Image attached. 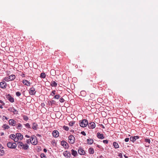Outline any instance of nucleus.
I'll use <instances>...</instances> for the list:
<instances>
[{
    "instance_id": "nucleus-28",
    "label": "nucleus",
    "mask_w": 158,
    "mask_h": 158,
    "mask_svg": "<svg viewBox=\"0 0 158 158\" xmlns=\"http://www.w3.org/2000/svg\"><path fill=\"white\" fill-rule=\"evenodd\" d=\"M51 85L52 86H56L57 85V83L55 81H52Z\"/></svg>"
},
{
    "instance_id": "nucleus-44",
    "label": "nucleus",
    "mask_w": 158,
    "mask_h": 158,
    "mask_svg": "<svg viewBox=\"0 0 158 158\" xmlns=\"http://www.w3.org/2000/svg\"><path fill=\"white\" fill-rule=\"evenodd\" d=\"M103 142L104 143L107 144L108 143V141L107 140H105L103 141Z\"/></svg>"
},
{
    "instance_id": "nucleus-23",
    "label": "nucleus",
    "mask_w": 158,
    "mask_h": 158,
    "mask_svg": "<svg viewBox=\"0 0 158 158\" xmlns=\"http://www.w3.org/2000/svg\"><path fill=\"white\" fill-rule=\"evenodd\" d=\"M113 145L114 148L116 149L118 148L119 147V146L118 144L116 142H114L113 143Z\"/></svg>"
},
{
    "instance_id": "nucleus-41",
    "label": "nucleus",
    "mask_w": 158,
    "mask_h": 158,
    "mask_svg": "<svg viewBox=\"0 0 158 158\" xmlns=\"http://www.w3.org/2000/svg\"><path fill=\"white\" fill-rule=\"evenodd\" d=\"M145 142H148L149 143H150V140L149 139H145Z\"/></svg>"
},
{
    "instance_id": "nucleus-56",
    "label": "nucleus",
    "mask_w": 158,
    "mask_h": 158,
    "mask_svg": "<svg viewBox=\"0 0 158 158\" xmlns=\"http://www.w3.org/2000/svg\"><path fill=\"white\" fill-rule=\"evenodd\" d=\"M16 111L17 110L15 109H13V112H16Z\"/></svg>"
},
{
    "instance_id": "nucleus-47",
    "label": "nucleus",
    "mask_w": 158,
    "mask_h": 158,
    "mask_svg": "<svg viewBox=\"0 0 158 158\" xmlns=\"http://www.w3.org/2000/svg\"><path fill=\"white\" fill-rule=\"evenodd\" d=\"M134 137L135 138V140L138 139H139V136H134Z\"/></svg>"
},
{
    "instance_id": "nucleus-10",
    "label": "nucleus",
    "mask_w": 158,
    "mask_h": 158,
    "mask_svg": "<svg viewBox=\"0 0 158 158\" xmlns=\"http://www.w3.org/2000/svg\"><path fill=\"white\" fill-rule=\"evenodd\" d=\"M9 123L10 125H11L13 126H15L17 122L16 121L13 119H10L9 121Z\"/></svg>"
},
{
    "instance_id": "nucleus-20",
    "label": "nucleus",
    "mask_w": 158,
    "mask_h": 158,
    "mask_svg": "<svg viewBox=\"0 0 158 158\" xmlns=\"http://www.w3.org/2000/svg\"><path fill=\"white\" fill-rule=\"evenodd\" d=\"M22 82L23 84L27 86H30L31 84L29 81L25 80H23Z\"/></svg>"
},
{
    "instance_id": "nucleus-39",
    "label": "nucleus",
    "mask_w": 158,
    "mask_h": 158,
    "mask_svg": "<svg viewBox=\"0 0 158 158\" xmlns=\"http://www.w3.org/2000/svg\"><path fill=\"white\" fill-rule=\"evenodd\" d=\"M60 101L61 102H63L64 101V100L63 98H60Z\"/></svg>"
},
{
    "instance_id": "nucleus-12",
    "label": "nucleus",
    "mask_w": 158,
    "mask_h": 158,
    "mask_svg": "<svg viewBox=\"0 0 158 158\" xmlns=\"http://www.w3.org/2000/svg\"><path fill=\"white\" fill-rule=\"evenodd\" d=\"M6 98L11 102L12 103L14 102V98L10 94H8L6 95Z\"/></svg>"
},
{
    "instance_id": "nucleus-7",
    "label": "nucleus",
    "mask_w": 158,
    "mask_h": 158,
    "mask_svg": "<svg viewBox=\"0 0 158 158\" xmlns=\"http://www.w3.org/2000/svg\"><path fill=\"white\" fill-rule=\"evenodd\" d=\"M61 144L65 149H68L69 148L68 144L65 141H61Z\"/></svg>"
},
{
    "instance_id": "nucleus-27",
    "label": "nucleus",
    "mask_w": 158,
    "mask_h": 158,
    "mask_svg": "<svg viewBox=\"0 0 158 158\" xmlns=\"http://www.w3.org/2000/svg\"><path fill=\"white\" fill-rule=\"evenodd\" d=\"M2 127L5 130L8 129L10 127L8 125H6V124H4Z\"/></svg>"
},
{
    "instance_id": "nucleus-49",
    "label": "nucleus",
    "mask_w": 158,
    "mask_h": 158,
    "mask_svg": "<svg viewBox=\"0 0 158 158\" xmlns=\"http://www.w3.org/2000/svg\"><path fill=\"white\" fill-rule=\"evenodd\" d=\"M56 91L55 90H53L52 91V93L53 94L55 95V94Z\"/></svg>"
},
{
    "instance_id": "nucleus-2",
    "label": "nucleus",
    "mask_w": 158,
    "mask_h": 158,
    "mask_svg": "<svg viewBox=\"0 0 158 158\" xmlns=\"http://www.w3.org/2000/svg\"><path fill=\"white\" fill-rule=\"evenodd\" d=\"M15 78V76L14 74H12L9 76L6 77L4 78V80L6 81L13 80Z\"/></svg>"
},
{
    "instance_id": "nucleus-1",
    "label": "nucleus",
    "mask_w": 158,
    "mask_h": 158,
    "mask_svg": "<svg viewBox=\"0 0 158 158\" xmlns=\"http://www.w3.org/2000/svg\"><path fill=\"white\" fill-rule=\"evenodd\" d=\"M18 146L20 148L23 149L24 150L27 149L28 147V145L26 144H24L22 142H19L18 143Z\"/></svg>"
},
{
    "instance_id": "nucleus-3",
    "label": "nucleus",
    "mask_w": 158,
    "mask_h": 158,
    "mask_svg": "<svg viewBox=\"0 0 158 158\" xmlns=\"http://www.w3.org/2000/svg\"><path fill=\"white\" fill-rule=\"evenodd\" d=\"M31 143L33 145H36L38 143L36 137L35 135L32 136L31 137Z\"/></svg>"
},
{
    "instance_id": "nucleus-25",
    "label": "nucleus",
    "mask_w": 158,
    "mask_h": 158,
    "mask_svg": "<svg viewBox=\"0 0 158 158\" xmlns=\"http://www.w3.org/2000/svg\"><path fill=\"white\" fill-rule=\"evenodd\" d=\"M51 75L52 76H55L56 75V71L54 69H51L50 71Z\"/></svg>"
},
{
    "instance_id": "nucleus-6",
    "label": "nucleus",
    "mask_w": 158,
    "mask_h": 158,
    "mask_svg": "<svg viewBox=\"0 0 158 158\" xmlns=\"http://www.w3.org/2000/svg\"><path fill=\"white\" fill-rule=\"evenodd\" d=\"M69 142L72 144H73L75 142V138L72 135H70L68 137Z\"/></svg>"
},
{
    "instance_id": "nucleus-37",
    "label": "nucleus",
    "mask_w": 158,
    "mask_h": 158,
    "mask_svg": "<svg viewBox=\"0 0 158 158\" xmlns=\"http://www.w3.org/2000/svg\"><path fill=\"white\" fill-rule=\"evenodd\" d=\"M31 139H27L26 140V141L27 143L28 144H30V143H31Z\"/></svg>"
},
{
    "instance_id": "nucleus-13",
    "label": "nucleus",
    "mask_w": 158,
    "mask_h": 158,
    "mask_svg": "<svg viewBox=\"0 0 158 158\" xmlns=\"http://www.w3.org/2000/svg\"><path fill=\"white\" fill-rule=\"evenodd\" d=\"M88 127L89 129H94L95 127V124L94 122H91L88 124Z\"/></svg>"
},
{
    "instance_id": "nucleus-35",
    "label": "nucleus",
    "mask_w": 158,
    "mask_h": 158,
    "mask_svg": "<svg viewBox=\"0 0 158 158\" xmlns=\"http://www.w3.org/2000/svg\"><path fill=\"white\" fill-rule=\"evenodd\" d=\"M60 97V96L58 94L56 95L54 97V98L55 99H58Z\"/></svg>"
},
{
    "instance_id": "nucleus-42",
    "label": "nucleus",
    "mask_w": 158,
    "mask_h": 158,
    "mask_svg": "<svg viewBox=\"0 0 158 158\" xmlns=\"http://www.w3.org/2000/svg\"><path fill=\"white\" fill-rule=\"evenodd\" d=\"M21 94V93L19 92H17L16 93V95L17 96H19Z\"/></svg>"
},
{
    "instance_id": "nucleus-48",
    "label": "nucleus",
    "mask_w": 158,
    "mask_h": 158,
    "mask_svg": "<svg viewBox=\"0 0 158 158\" xmlns=\"http://www.w3.org/2000/svg\"><path fill=\"white\" fill-rule=\"evenodd\" d=\"M0 103H2V105H5V103L4 102H3L1 100H0Z\"/></svg>"
},
{
    "instance_id": "nucleus-14",
    "label": "nucleus",
    "mask_w": 158,
    "mask_h": 158,
    "mask_svg": "<svg viewBox=\"0 0 158 158\" xmlns=\"http://www.w3.org/2000/svg\"><path fill=\"white\" fill-rule=\"evenodd\" d=\"M64 155L66 158L70 157L71 156L70 152L68 151H66L64 152Z\"/></svg>"
},
{
    "instance_id": "nucleus-43",
    "label": "nucleus",
    "mask_w": 158,
    "mask_h": 158,
    "mask_svg": "<svg viewBox=\"0 0 158 158\" xmlns=\"http://www.w3.org/2000/svg\"><path fill=\"white\" fill-rule=\"evenodd\" d=\"M118 156L120 157V158H122L123 157L122 154L121 153H118Z\"/></svg>"
},
{
    "instance_id": "nucleus-26",
    "label": "nucleus",
    "mask_w": 158,
    "mask_h": 158,
    "mask_svg": "<svg viewBox=\"0 0 158 158\" xmlns=\"http://www.w3.org/2000/svg\"><path fill=\"white\" fill-rule=\"evenodd\" d=\"M16 128L18 129H20L22 128V125L20 123H18L17 124Z\"/></svg>"
},
{
    "instance_id": "nucleus-22",
    "label": "nucleus",
    "mask_w": 158,
    "mask_h": 158,
    "mask_svg": "<svg viewBox=\"0 0 158 158\" xmlns=\"http://www.w3.org/2000/svg\"><path fill=\"white\" fill-rule=\"evenodd\" d=\"M71 153L74 156H76L77 155V152L76 151L74 150L73 149H72L71 150Z\"/></svg>"
},
{
    "instance_id": "nucleus-46",
    "label": "nucleus",
    "mask_w": 158,
    "mask_h": 158,
    "mask_svg": "<svg viewBox=\"0 0 158 158\" xmlns=\"http://www.w3.org/2000/svg\"><path fill=\"white\" fill-rule=\"evenodd\" d=\"M129 138H127L125 139V141L126 142H128L129 140Z\"/></svg>"
},
{
    "instance_id": "nucleus-57",
    "label": "nucleus",
    "mask_w": 158,
    "mask_h": 158,
    "mask_svg": "<svg viewBox=\"0 0 158 158\" xmlns=\"http://www.w3.org/2000/svg\"><path fill=\"white\" fill-rule=\"evenodd\" d=\"M102 128H104L105 127H104L103 126Z\"/></svg>"
},
{
    "instance_id": "nucleus-17",
    "label": "nucleus",
    "mask_w": 158,
    "mask_h": 158,
    "mask_svg": "<svg viewBox=\"0 0 158 158\" xmlns=\"http://www.w3.org/2000/svg\"><path fill=\"white\" fill-rule=\"evenodd\" d=\"M97 136L98 138L101 139H103L104 138L103 134H101L99 132H98L97 133Z\"/></svg>"
},
{
    "instance_id": "nucleus-51",
    "label": "nucleus",
    "mask_w": 158,
    "mask_h": 158,
    "mask_svg": "<svg viewBox=\"0 0 158 158\" xmlns=\"http://www.w3.org/2000/svg\"><path fill=\"white\" fill-rule=\"evenodd\" d=\"M44 152H47V149H46L45 148H44Z\"/></svg>"
},
{
    "instance_id": "nucleus-38",
    "label": "nucleus",
    "mask_w": 158,
    "mask_h": 158,
    "mask_svg": "<svg viewBox=\"0 0 158 158\" xmlns=\"http://www.w3.org/2000/svg\"><path fill=\"white\" fill-rule=\"evenodd\" d=\"M40 156L42 158H45L46 157L44 153L41 154Z\"/></svg>"
},
{
    "instance_id": "nucleus-55",
    "label": "nucleus",
    "mask_w": 158,
    "mask_h": 158,
    "mask_svg": "<svg viewBox=\"0 0 158 158\" xmlns=\"http://www.w3.org/2000/svg\"><path fill=\"white\" fill-rule=\"evenodd\" d=\"M5 117V118L6 119V120H7V119H8V118H7L5 116H3V117Z\"/></svg>"
},
{
    "instance_id": "nucleus-21",
    "label": "nucleus",
    "mask_w": 158,
    "mask_h": 158,
    "mask_svg": "<svg viewBox=\"0 0 158 158\" xmlns=\"http://www.w3.org/2000/svg\"><path fill=\"white\" fill-rule=\"evenodd\" d=\"M88 152L90 154H93L94 153V150L92 148H90L89 149Z\"/></svg>"
},
{
    "instance_id": "nucleus-29",
    "label": "nucleus",
    "mask_w": 158,
    "mask_h": 158,
    "mask_svg": "<svg viewBox=\"0 0 158 158\" xmlns=\"http://www.w3.org/2000/svg\"><path fill=\"white\" fill-rule=\"evenodd\" d=\"M46 76L45 74L44 73H41L40 74V77L42 78H45Z\"/></svg>"
},
{
    "instance_id": "nucleus-24",
    "label": "nucleus",
    "mask_w": 158,
    "mask_h": 158,
    "mask_svg": "<svg viewBox=\"0 0 158 158\" xmlns=\"http://www.w3.org/2000/svg\"><path fill=\"white\" fill-rule=\"evenodd\" d=\"M88 143L89 144H92L94 142V140L93 139H87Z\"/></svg>"
},
{
    "instance_id": "nucleus-36",
    "label": "nucleus",
    "mask_w": 158,
    "mask_h": 158,
    "mask_svg": "<svg viewBox=\"0 0 158 158\" xmlns=\"http://www.w3.org/2000/svg\"><path fill=\"white\" fill-rule=\"evenodd\" d=\"M23 118L24 120L27 121L28 119V117L27 116H24Z\"/></svg>"
},
{
    "instance_id": "nucleus-54",
    "label": "nucleus",
    "mask_w": 158,
    "mask_h": 158,
    "mask_svg": "<svg viewBox=\"0 0 158 158\" xmlns=\"http://www.w3.org/2000/svg\"><path fill=\"white\" fill-rule=\"evenodd\" d=\"M0 108L1 109H2L3 108V107L2 106V105H0Z\"/></svg>"
},
{
    "instance_id": "nucleus-18",
    "label": "nucleus",
    "mask_w": 158,
    "mask_h": 158,
    "mask_svg": "<svg viewBox=\"0 0 158 158\" xmlns=\"http://www.w3.org/2000/svg\"><path fill=\"white\" fill-rule=\"evenodd\" d=\"M16 136L20 140H21L23 138V135L20 133H17L16 134Z\"/></svg>"
},
{
    "instance_id": "nucleus-8",
    "label": "nucleus",
    "mask_w": 158,
    "mask_h": 158,
    "mask_svg": "<svg viewBox=\"0 0 158 158\" xmlns=\"http://www.w3.org/2000/svg\"><path fill=\"white\" fill-rule=\"evenodd\" d=\"M4 148L2 146V145L0 144V156H3L5 154V151L3 149Z\"/></svg>"
},
{
    "instance_id": "nucleus-45",
    "label": "nucleus",
    "mask_w": 158,
    "mask_h": 158,
    "mask_svg": "<svg viewBox=\"0 0 158 158\" xmlns=\"http://www.w3.org/2000/svg\"><path fill=\"white\" fill-rule=\"evenodd\" d=\"M81 134L85 136L86 135V134L85 133L84 131H82L81 132Z\"/></svg>"
},
{
    "instance_id": "nucleus-53",
    "label": "nucleus",
    "mask_w": 158,
    "mask_h": 158,
    "mask_svg": "<svg viewBox=\"0 0 158 158\" xmlns=\"http://www.w3.org/2000/svg\"><path fill=\"white\" fill-rule=\"evenodd\" d=\"M124 156L125 158H128V157L127 156H126V155H124Z\"/></svg>"
},
{
    "instance_id": "nucleus-34",
    "label": "nucleus",
    "mask_w": 158,
    "mask_h": 158,
    "mask_svg": "<svg viewBox=\"0 0 158 158\" xmlns=\"http://www.w3.org/2000/svg\"><path fill=\"white\" fill-rule=\"evenodd\" d=\"M75 122L74 121H71L69 123V125L70 126H73V124L75 123Z\"/></svg>"
},
{
    "instance_id": "nucleus-33",
    "label": "nucleus",
    "mask_w": 158,
    "mask_h": 158,
    "mask_svg": "<svg viewBox=\"0 0 158 158\" xmlns=\"http://www.w3.org/2000/svg\"><path fill=\"white\" fill-rule=\"evenodd\" d=\"M63 128L66 131H68L69 130V127L65 126H63Z\"/></svg>"
},
{
    "instance_id": "nucleus-4",
    "label": "nucleus",
    "mask_w": 158,
    "mask_h": 158,
    "mask_svg": "<svg viewBox=\"0 0 158 158\" xmlns=\"http://www.w3.org/2000/svg\"><path fill=\"white\" fill-rule=\"evenodd\" d=\"M7 146L9 148L12 149L15 148L16 147V144L15 143L8 142L7 143Z\"/></svg>"
},
{
    "instance_id": "nucleus-52",
    "label": "nucleus",
    "mask_w": 158,
    "mask_h": 158,
    "mask_svg": "<svg viewBox=\"0 0 158 158\" xmlns=\"http://www.w3.org/2000/svg\"><path fill=\"white\" fill-rule=\"evenodd\" d=\"M36 136H38V137H41V135H40V134H37L36 135Z\"/></svg>"
},
{
    "instance_id": "nucleus-16",
    "label": "nucleus",
    "mask_w": 158,
    "mask_h": 158,
    "mask_svg": "<svg viewBox=\"0 0 158 158\" xmlns=\"http://www.w3.org/2000/svg\"><path fill=\"white\" fill-rule=\"evenodd\" d=\"M29 93L31 95H34L36 93L35 89L33 87L31 88L30 89Z\"/></svg>"
},
{
    "instance_id": "nucleus-50",
    "label": "nucleus",
    "mask_w": 158,
    "mask_h": 158,
    "mask_svg": "<svg viewBox=\"0 0 158 158\" xmlns=\"http://www.w3.org/2000/svg\"><path fill=\"white\" fill-rule=\"evenodd\" d=\"M25 137H26V138H30V136H28V135H25Z\"/></svg>"
},
{
    "instance_id": "nucleus-5",
    "label": "nucleus",
    "mask_w": 158,
    "mask_h": 158,
    "mask_svg": "<svg viewBox=\"0 0 158 158\" xmlns=\"http://www.w3.org/2000/svg\"><path fill=\"white\" fill-rule=\"evenodd\" d=\"M88 125V121L85 119H83L80 123V126L82 127H84L87 126Z\"/></svg>"
},
{
    "instance_id": "nucleus-32",
    "label": "nucleus",
    "mask_w": 158,
    "mask_h": 158,
    "mask_svg": "<svg viewBox=\"0 0 158 158\" xmlns=\"http://www.w3.org/2000/svg\"><path fill=\"white\" fill-rule=\"evenodd\" d=\"M135 138L134 137H131L130 138V140L132 142H134L135 141Z\"/></svg>"
},
{
    "instance_id": "nucleus-40",
    "label": "nucleus",
    "mask_w": 158,
    "mask_h": 158,
    "mask_svg": "<svg viewBox=\"0 0 158 158\" xmlns=\"http://www.w3.org/2000/svg\"><path fill=\"white\" fill-rule=\"evenodd\" d=\"M15 142H17L19 139L16 136L13 139Z\"/></svg>"
},
{
    "instance_id": "nucleus-15",
    "label": "nucleus",
    "mask_w": 158,
    "mask_h": 158,
    "mask_svg": "<svg viewBox=\"0 0 158 158\" xmlns=\"http://www.w3.org/2000/svg\"><path fill=\"white\" fill-rule=\"evenodd\" d=\"M52 135L54 137H58L59 135V132L57 130H54L53 131Z\"/></svg>"
},
{
    "instance_id": "nucleus-19",
    "label": "nucleus",
    "mask_w": 158,
    "mask_h": 158,
    "mask_svg": "<svg viewBox=\"0 0 158 158\" xmlns=\"http://www.w3.org/2000/svg\"><path fill=\"white\" fill-rule=\"evenodd\" d=\"M38 125L37 124L35 123H32V128L34 130H36L38 128Z\"/></svg>"
},
{
    "instance_id": "nucleus-11",
    "label": "nucleus",
    "mask_w": 158,
    "mask_h": 158,
    "mask_svg": "<svg viewBox=\"0 0 158 158\" xmlns=\"http://www.w3.org/2000/svg\"><path fill=\"white\" fill-rule=\"evenodd\" d=\"M7 86V84L5 81H2L0 83V87L2 89H5Z\"/></svg>"
},
{
    "instance_id": "nucleus-31",
    "label": "nucleus",
    "mask_w": 158,
    "mask_h": 158,
    "mask_svg": "<svg viewBox=\"0 0 158 158\" xmlns=\"http://www.w3.org/2000/svg\"><path fill=\"white\" fill-rule=\"evenodd\" d=\"M16 137V135L11 134L10 136V137L12 139H13Z\"/></svg>"
},
{
    "instance_id": "nucleus-9",
    "label": "nucleus",
    "mask_w": 158,
    "mask_h": 158,
    "mask_svg": "<svg viewBox=\"0 0 158 158\" xmlns=\"http://www.w3.org/2000/svg\"><path fill=\"white\" fill-rule=\"evenodd\" d=\"M78 152L79 154H80V155H84L85 153V151L83 150V149L81 147H80L79 148L78 150Z\"/></svg>"
},
{
    "instance_id": "nucleus-30",
    "label": "nucleus",
    "mask_w": 158,
    "mask_h": 158,
    "mask_svg": "<svg viewBox=\"0 0 158 158\" xmlns=\"http://www.w3.org/2000/svg\"><path fill=\"white\" fill-rule=\"evenodd\" d=\"M24 125L25 126V127L28 129H30L31 128L30 125L28 123H27L25 124H24Z\"/></svg>"
}]
</instances>
